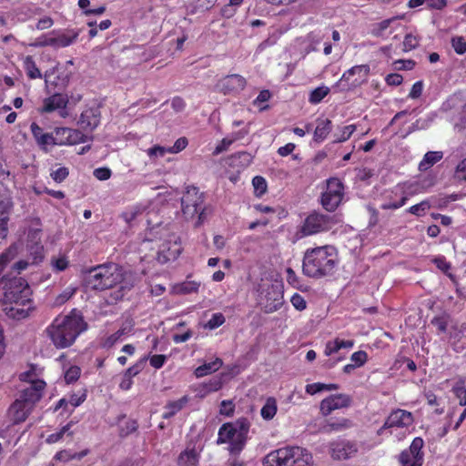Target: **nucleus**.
<instances>
[{"instance_id": "f257e3e1", "label": "nucleus", "mask_w": 466, "mask_h": 466, "mask_svg": "<svg viewBox=\"0 0 466 466\" xmlns=\"http://www.w3.org/2000/svg\"><path fill=\"white\" fill-rule=\"evenodd\" d=\"M86 328L87 324L82 314L73 309L67 315H58L46 328V332L56 348L66 349L71 346Z\"/></svg>"}, {"instance_id": "f03ea898", "label": "nucleus", "mask_w": 466, "mask_h": 466, "mask_svg": "<svg viewBox=\"0 0 466 466\" xmlns=\"http://www.w3.org/2000/svg\"><path fill=\"white\" fill-rule=\"evenodd\" d=\"M339 258L336 248L330 245L308 248L302 260V272L312 279L332 276L338 267Z\"/></svg>"}, {"instance_id": "7ed1b4c3", "label": "nucleus", "mask_w": 466, "mask_h": 466, "mask_svg": "<svg viewBox=\"0 0 466 466\" xmlns=\"http://www.w3.org/2000/svg\"><path fill=\"white\" fill-rule=\"evenodd\" d=\"M250 423L246 418L238 419L235 423L226 422L218 433V444L228 443L230 454H239L247 442Z\"/></svg>"}, {"instance_id": "20e7f679", "label": "nucleus", "mask_w": 466, "mask_h": 466, "mask_svg": "<svg viewBox=\"0 0 466 466\" xmlns=\"http://www.w3.org/2000/svg\"><path fill=\"white\" fill-rule=\"evenodd\" d=\"M124 279L123 268L116 263H106L92 268L86 276L88 287L96 290L112 289Z\"/></svg>"}, {"instance_id": "39448f33", "label": "nucleus", "mask_w": 466, "mask_h": 466, "mask_svg": "<svg viewBox=\"0 0 466 466\" xmlns=\"http://www.w3.org/2000/svg\"><path fill=\"white\" fill-rule=\"evenodd\" d=\"M0 285L4 289L2 303H29V299H32V290L27 281L21 277L7 278V276H4L1 278Z\"/></svg>"}, {"instance_id": "423d86ee", "label": "nucleus", "mask_w": 466, "mask_h": 466, "mask_svg": "<svg viewBox=\"0 0 466 466\" xmlns=\"http://www.w3.org/2000/svg\"><path fill=\"white\" fill-rule=\"evenodd\" d=\"M205 194L198 187L189 186L187 187L181 198L182 212L187 218H193L198 215L196 226H200L204 221Z\"/></svg>"}, {"instance_id": "0eeeda50", "label": "nucleus", "mask_w": 466, "mask_h": 466, "mask_svg": "<svg viewBox=\"0 0 466 466\" xmlns=\"http://www.w3.org/2000/svg\"><path fill=\"white\" fill-rule=\"evenodd\" d=\"M342 181L338 177L326 180V187L320 195V204L328 212L335 211L341 204L345 191Z\"/></svg>"}, {"instance_id": "6e6552de", "label": "nucleus", "mask_w": 466, "mask_h": 466, "mask_svg": "<svg viewBox=\"0 0 466 466\" xmlns=\"http://www.w3.org/2000/svg\"><path fill=\"white\" fill-rule=\"evenodd\" d=\"M79 35V31L68 29L65 32L53 30L47 35H42L32 44L35 47L52 46L54 48L67 47L74 44Z\"/></svg>"}, {"instance_id": "1a4fd4ad", "label": "nucleus", "mask_w": 466, "mask_h": 466, "mask_svg": "<svg viewBox=\"0 0 466 466\" xmlns=\"http://www.w3.org/2000/svg\"><path fill=\"white\" fill-rule=\"evenodd\" d=\"M424 441L422 438L416 437L408 449L403 450L398 456L400 466H422L424 452L422 451Z\"/></svg>"}, {"instance_id": "9d476101", "label": "nucleus", "mask_w": 466, "mask_h": 466, "mask_svg": "<svg viewBox=\"0 0 466 466\" xmlns=\"http://www.w3.org/2000/svg\"><path fill=\"white\" fill-rule=\"evenodd\" d=\"M334 225V219L329 215L311 213L304 220L301 227L303 236H310L329 230Z\"/></svg>"}, {"instance_id": "9b49d317", "label": "nucleus", "mask_w": 466, "mask_h": 466, "mask_svg": "<svg viewBox=\"0 0 466 466\" xmlns=\"http://www.w3.org/2000/svg\"><path fill=\"white\" fill-rule=\"evenodd\" d=\"M247 86V80L238 74L228 75L218 80L215 90L225 96H237Z\"/></svg>"}, {"instance_id": "f8f14e48", "label": "nucleus", "mask_w": 466, "mask_h": 466, "mask_svg": "<svg viewBox=\"0 0 466 466\" xmlns=\"http://www.w3.org/2000/svg\"><path fill=\"white\" fill-rule=\"evenodd\" d=\"M413 420L411 412L401 409L394 410L390 413L384 424L377 431V435L381 436L391 428H407L413 423Z\"/></svg>"}, {"instance_id": "ddd939ff", "label": "nucleus", "mask_w": 466, "mask_h": 466, "mask_svg": "<svg viewBox=\"0 0 466 466\" xmlns=\"http://www.w3.org/2000/svg\"><path fill=\"white\" fill-rule=\"evenodd\" d=\"M351 404L352 398L350 395L344 393L331 394L321 400L319 410L320 413L326 417L331 414L332 411L349 408Z\"/></svg>"}, {"instance_id": "4468645a", "label": "nucleus", "mask_w": 466, "mask_h": 466, "mask_svg": "<svg viewBox=\"0 0 466 466\" xmlns=\"http://www.w3.org/2000/svg\"><path fill=\"white\" fill-rule=\"evenodd\" d=\"M369 65H358L348 69L341 76L339 82L348 83V88H355L360 86L362 84L367 82L368 76L370 75Z\"/></svg>"}, {"instance_id": "2eb2a0df", "label": "nucleus", "mask_w": 466, "mask_h": 466, "mask_svg": "<svg viewBox=\"0 0 466 466\" xmlns=\"http://www.w3.org/2000/svg\"><path fill=\"white\" fill-rule=\"evenodd\" d=\"M359 451L356 441L339 440L330 442L329 452L334 460L344 461L352 458Z\"/></svg>"}, {"instance_id": "dca6fc26", "label": "nucleus", "mask_w": 466, "mask_h": 466, "mask_svg": "<svg viewBox=\"0 0 466 466\" xmlns=\"http://www.w3.org/2000/svg\"><path fill=\"white\" fill-rule=\"evenodd\" d=\"M42 230L30 229L27 234L26 248L33 264H38L44 258V246L41 241Z\"/></svg>"}, {"instance_id": "f3484780", "label": "nucleus", "mask_w": 466, "mask_h": 466, "mask_svg": "<svg viewBox=\"0 0 466 466\" xmlns=\"http://www.w3.org/2000/svg\"><path fill=\"white\" fill-rule=\"evenodd\" d=\"M67 104V96L56 93L44 99L43 106L39 109V112L45 114L59 110V116L61 117H66L68 115L66 111Z\"/></svg>"}, {"instance_id": "a211bd4d", "label": "nucleus", "mask_w": 466, "mask_h": 466, "mask_svg": "<svg viewBox=\"0 0 466 466\" xmlns=\"http://www.w3.org/2000/svg\"><path fill=\"white\" fill-rule=\"evenodd\" d=\"M46 386V383L43 380H34L30 387L21 391L18 400L34 408L35 404L41 400Z\"/></svg>"}, {"instance_id": "6ab92c4d", "label": "nucleus", "mask_w": 466, "mask_h": 466, "mask_svg": "<svg viewBox=\"0 0 466 466\" xmlns=\"http://www.w3.org/2000/svg\"><path fill=\"white\" fill-rule=\"evenodd\" d=\"M287 456V466H309L312 461L311 454L304 448L299 446L285 447Z\"/></svg>"}, {"instance_id": "aec40b11", "label": "nucleus", "mask_w": 466, "mask_h": 466, "mask_svg": "<svg viewBox=\"0 0 466 466\" xmlns=\"http://www.w3.org/2000/svg\"><path fill=\"white\" fill-rule=\"evenodd\" d=\"M3 311L5 314L13 319L21 320L27 318L34 307V301L29 299V303L24 302L23 304H11L2 303Z\"/></svg>"}, {"instance_id": "412c9836", "label": "nucleus", "mask_w": 466, "mask_h": 466, "mask_svg": "<svg viewBox=\"0 0 466 466\" xmlns=\"http://www.w3.org/2000/svg\"><path fill=\"white\" fill-rule=\"evenodd\" d=\"M101 112L98 106L86 107L83 110L79 118V125L86 131H94L100 124Z\"/></svg>"}, {"instance_id": "4be33fe9", "label": "nucleus", "mask_w": 466, "mask_h": 466, "mask_svg": "<svg viewBox=\"0 0 466 466\" xmlns=\"http://www.w3.org/2000/svg\"><path fill=\"white\" fill-rule=\"evenodd\" d=\"M30 131L39 148L45 153L49 152V147L53 146V133H46L35 122L31 123Z\"/></svg>"}, {"instance_id": "5701e85b", "label": "nucleus", "mask_w": 466, "mask_h": 466, "mask_svg": "<svg viewBox=\"0 0 466 466\" xmlns=\"http://www.w3.org/2000/svg\"><path fill=\"white\" fill-rule=\"evenodd\" d=\"M33 408L20 400H15L8 410V415L14 424L24 422L31 413Z\"/></svg>"}, {"instance_id": "b1692460", "label": "nucleus", "mask_w": 466, "mask_h": 466, "mask_svg": "<svg viewBox=\"0 0 466 466\" xmlns=\"http://www.w3.org/2000/svg\"><path fill=\"white\" fill-rule=\"evenodd\" d=\"M252 162V156L246 152H237L227 158L228 167L237 169L238 172L248 167Z\"/></svg>"}, {"instance_id": "393cba45", "label": "nucleus", "mask_w": 466, "mask_h": 466, "mask_svg": "<svg viewBox=\"0 0 466 466\" xmlns=\"http://www.w3.org/2000/svg\"><path fill=\"white\" fill-rule=\"evenodd\" d=\"M288 454L285 447L273 451L264 458L263 465L287 466Z\"/></svg>"}, {"instance_id": "a878e982", "label": "nucleus", "mask_w": 466, "mask_h": 466, "mask_svg": "<svg viewBox=\"0 0 466 466\" xmlns=\"http://www.w3.org/2000/svg\"><path fill=\"white\" fill-rule=\"evenodd\" d=\"M353 426L351 420L348 418L329 419L324 426L326 432H339L350 429Z\"/></svg>"}, {"instance_id": "bb28decb", "label": "nucleus", "mask_w": 466, "mask_h": 466, "mask_svg": "<svg viewBox=\"0 0 466 466\" xmlns=\"http://www.w3.org/2000/svg\"><path fill=\"white\" fill-rule=\"evenodd\" d=\"M332 130L331 120L325 118L317 119V127L314 130L313 140L317 143L323 142Z\"/></svg>"}, {"instance_id": "cd10ccee", "label": "nucleus", "mask_w": 466, "mask_h": 466, "mask_svg": "<svg viewBox=\"0 0 466 466\" xmlns=\"http://www.w3.org/2000/svg\"><path fill=\"white\" fill-rule=\"evenodd\" d=\"M189 398L187 395L177 400L168 401L164 407L165 411L162 415L163 419L168 420L174 417L187 404Z\"/></svg>"}, {"instance_id": "c85d7f7f", "label": "nucleus", "mask_w": 466, "mask_h": 466, "mask_svg": "<svg viewBox=\"0 0 466 466\" xmlns=\"http://www.w3.org/2000/svg\"><path fill=\"white\" fill-rule=\"evenodd\" d=\"M13 208L14 203L9 191L3 185H0V218L10 217Z\"/></svg>"}, {"instance_id": "c756f323", "label": "nucleus", "mask_w": 466, "mask_h": 466, "mask_svg": "<svg viewBox=\"0 0 466 466\" xmlns=\"http://www.w3.org/2000/svg\"><path fill=\"white\" fill-rule=\"evenodd\" d=\"M266 303L262 307L265 313H273L280 309L283 304V297L276 291L268 292L266 296Z\"/></svg>"}, {"instance_id": "7c9ffc66", "label": "nucleus", "mask_w": 466, "mask_h": 466, "mask_svg": "<svg viewBox=\"0 0 466 466\" xmlns=\"http://www.w3.org/2000/svg\"><path fill=\"white\" fill-rule=\"evenodd\" d=\"M353 346V340H344L337 338L334 340H329L326 343L324 354L325 356H330L334 353H337L341 349H350Z\"/></svg>"}, {"instance_id": "2f4dec72", "label": "nucleus", "mask_w": 466, "mask_h": 466, "mask_svg": "<svg viewBox=\"0 0 466 466\" xmlns=\"http://www.w3.org/2000/svg\"><path fill=\"white\" fill-rule=\"evenodd\" d=\"M397 18L398 17H391L374 24L370 29V35L375 37H387V35L391 33V31L388 32V29Z\"/></svg>"}, {"instance_id": "473e14b6", "label": "nucleus", "mask_w": 466, "mask_h": 466, "mask_svg": "<svg viewBox=\"0 0 466 466\" xmlns=\"http://www.w3.org/2000/svg\"><path fill=\"white\" fill-rule=\"evenodd\" d=\"M223 364V361L219 358H216L215 360L211 362L205 363L203 365L198 366L194 374L197 378H202L204 376L209 375L217 370H218Z\"/></svg>"}, {"instance_id": "72a5a7b5", "label": "nucleus", "mask_w": 466, "mask_h": 466, "mask_svg": "<svg viewBox=\"0 0 466 466\" xmlns=\"http://www.w3.org/2000/svg\"><path fill=\"white\" fill-rule=\"evenodd\" d=\"M452 344L456 351L462 350L466 347V324L455 328L451 335Z\"/></svg>"}, {"instance_id": "f704fd0d", "label": "nucleus", "mask_w": 466, "mask_h": 466, "mask_svg": "<svg viewBox=\"0 0 466 466\" xmlns=\"http://www.w3.org/2000/svg\"><path fill=\"white\" fill-rule=\"evenodd\" d=\"M443 157L441 151H429L424 155L423 159L419 164V169L420 171H426L431 167L434 164L439 162Z\"/></svg>"}, {"instance_id": "c9c22d12", "label": "nucleus", "mask_w": 466, "mask_h": 466, "mask_svg": "<svg viewBox=\"0 0 466 466\" xmlns=\"http://www.w3.org/2000/svg\"><path fill=\"white\" fill-rule=\"evenodd\" d=\"M23 67L30 79L42 78V74L32 56H26L23 60Z\"/></svg>"}, {"instance_id": "e433bc0d", "label": "nucleus", "mask_w": 466, "mask_h": 466, "mask_svg": "<svg viewBox=\"0 0 466 466\" xmlns=\"http://www.w3.org/2000/svg\"><path fill=\"white\" fill-rule=\"evenodd\" d=\"M74 425V422L71 420L67 422L65 426H63L57 432L52 433L48 435L46 439V442L47 444H54L58 441H60L64 435L66 434L67 436L72 437L74 432L71 431L72 426Z\"/></svg>"}, {"instance_id": "4c0bfd02", "label": "nucleus", "mask_w": 466, "mask_h": 466, "mask_svg": "<svg viewBox=\"0 0 466 466\" xmlns=\"http://www.w3.org/2000/svg\"><path fill=\"white\" fill-rule=\"evenodd\" d=\"M277 410L278 406L276 399L273 397H268L261 408L260 415L264 420H269L275 417Z\"/></svg>"}, {"instance_id": "58836bf2", "label": "nucleus", "mask_w": 466, "mask_h": 466, "mask_svg": "<svg viewBox=\"0 0 466 466\" xmlns=\"http://www.w3.org/2000/svg\"><path fill=\"white\" fill-rule=\"evenodd\" d=\"M179 466H198V456L195 450L185 451L178 456Z\"/></svg>"}, {"instance_id": "ea45409f", "label": "nucleus", "mask_w": 466, "mask_h": 466, "mask_svg": "<svg viewBox=\"0 0 466 466\" xmlns=\"http://www.w3.org/2000/svg\"><path fill=\"white\" fill-rule=\"evenodd\" d=\"M452 392L461 406L466 407V378L460 379L452 387Z\"/></svg>"}, {"instance_id": "a19ab883", "label": "nucleus", "mask_w": 466, "mask_h": 466, "mask_svg": "<svg viewBox=\"0 0 466 466\" xmlns=\"http://www.w3.org/2000/svg\"><path fill=\"white\" fill-rule=\"evenodd\" d=\"M217 0H196L191 5L190 14L203 13L210 10L215 5Z\"/></svg>"}, {"instance_id": "79ce46f5", "label": "nucleus", "mask_w": 466, "mask_h": 466, "mask_svg": "<svg viewBox=\"0 0 466 466\" xmlns=\"http://www.w3.org/2000/svg\"><path fill=\"white\" fill-rule=\"evenodd\" d=\"M68 127H56L53 133V146L68 145Z\"/></svg>"}, {"instance_id": "37998d69", "label": "nucleus", "mask_w": 466, "mask_h": 466, "mask_svg": "<svg viewBox=\"0 0 466 466\" xmlns=\"http://www.w3.org/2000/svg\"><path fill=\"white\" fill-rule=\"evenodd\" d=\"M329 93V88L328 86L317 87L310 92L309 101L313 105H317L320 103Z\"/></svg>"}, {"instance_id": "c03bdc74", "label": "nucleus", "mask_w": 466, "mask_h": 466, "mask_svg": "<svg viewBox=\"0 0 466 466\" xmlns=\"http://www.w3.org/2000/svg\"><path fill=\"white\" fill-rule=\"evenodd\" d=\"M451 45L457 55L461 56L466 53V40L463 36H452L451 39Z\"/></svg>"}, {"instance_id": "a18cd8bd", "label": "nucleus", "mask_w": 466, "mask_h": 466, "mask_svg": "<svg viewBox=\"0 0 466 466\" xmlns=\"http://www.w3.org/2000/svg\"><path fill=\"white\" fill-rule=\"evenodd\" d=\"M67 138L68 145H76L86 142V136L78 129L68 127Z\"/></svg>"}, {"instance_id": "49530a36", "label": "nucleus", "mask_w": 466, "mask_h": 466, "mask_svg": "<svg viewBox=\"0 0 466 466\" xmlns=\"http://www.w3.org/2000/svg\"><path fill=\"white\" fill-rule=\"evenodd\" d=\"M86 396H87L86 389H81L77 392H72L71 394H69L68 402L73 407H78L86 400Z\"/></svg>"}, {"instance_id": "de8ad7c7", "label": "nucleus", "mask_w": 466, "mask_h": 466, "mask_svg": "<svg viewBox=\"0 0 466 466\" xmlns=\"http://www.w3.org/2000/svg\"><path fill=\"white\" fill-rule=\"evenodd\" d=\"M252 185L254 187V193L257 197H261L266 193L268 186L267 181L263 177L256 176L252 179Z\"/></svg>"}, {"instance_id": "09e8293b", "label": "nucleus", "mask_w": 466, "mask_h": 466, "mask_svg": "<svg viewBox=\"0 0 466 466\" xmlns=\"http://www.w3.org/2000/svg\"><path fill=\"white\" fill-rule=\"evenodd\" d=\"M431 208V204L428 200H422L421 202L413 205L408 208V212L417 217H421L425 212Z\"/></svg>"}, {"instance_id": "8fccbe9b", "label": "nucleus", "mask_w": 466, "mask_h": 466, "mask_svg": "<svg viewBox=\"0 0 466 466\" xmlns=\"http://www.w3.org/2000/svg\"><path fill=\"white\" fill-rule=\"evenodd\" d=\"M432 262L434 265L443 273L448 275L449 277L452 278V274L450 273V270L451 268V265L449 261H447L446 258L444 256H438L435 257L432 259Z\"/></svg>"}, {"instance_id": "3c124183", "label": "nucleus", "mask_w": 466, "mask_h": 466, "mask_svg": "<svg viewBox=\"0 0 466 466\" xmlns=\"http://www.w3.org/2000/svg\"><path fill=\"white\" fill-rule=\"evenodd\" d=\"M200 283L197 281H185L177 287V292L181 294H190L198 291Z\"/></svg>"}, {"instance_id": "603ef678", "label": "nucleus", "mask_w": 466, "mask_h": 466, "mask_svg": "<svg viewBox=\"0 0 466 466\" xmlns=\"http://www.w3.org/2000/svg\"><path fill=\"white\" fill-rule=\"evenodd\" d=\"M81 375V369L78 366H71L68 368L64 375L65 381L67 384L76 382Z\"/></svg>"}, {"instance_id": "864d4df0", "label": "nucleus", "mask_w": 466, "mask_h": 466, "mask_svg": "<svg viewBox=\"0 0 466 466\" xmlns=\"http://www.w3.org/2000/svg\"><path fill=\"white\" fill-rule=\"evenodd\" d=\"M356 125H348L341 128L340 134L334 140L335 143H341L347 141L351 135L356 131Z\"/></svg>"}, {"instance_id": "5fc2aeb1", "label": "nucleus", "mask_w": 466, "mask_h": 466, "mask_svg": "<svg viewBox=\"0 0 466 466\" xmlns=\"http://www.w3.org/2000/svg\"><path fill=\"white\" fill-rule=\"evenodd\" d=\"M403 51L408 52L410 50L415 49L419 44L420 39L418 36L412 35V34H407L403 40Z\"/></svg>"}, {"instance_id": "6e6d98bb", "label": "nucleus", "mask_w": 466, "mask_h": 466, "mask_svg": "<svg viewBox=\"0 0 466 466\" xmlns=\"http://www.w3.org/2000/svg\"><path fill=\"white\" fill-rule=\"evenodd\" d=\"M69 175V170L66 167H61L50 173V177L56 183H62Z\"/></svg>"}, {"instance_id": "4d7b16f0", "label": "nucleus", "mask_w": 466, "mask_h": 466, "mask_svg": "<svg viewBox=\"0 0 466 466\" xmlns=\"http://www.w3.org/2000/svg\"><path fill=\"white\" fill-rule=\"evenodd\" d=\"M225 320L226 319L222 313H214L206 324V328L215 329L222 326L225 323Z\"/></svg>"}, {"instance_id": "13d9d810", "label": "nucleus", "mask_w": 466, "mask_h": 466, "mask_svg": "<svg viewBox=\"0 0 466 466\" xmlns=\"http://www.w3.org/2000/svg\"><path fill=\"white\" fill-rule=\"evenodd\" d=\"M187 145H188V140L187 137H179L176 140V142L174 143V145L172 147H167V153L177 154V153L181 152L182 150H184Z\"/></svg>"}, {"instance_id": "bf43d9fd", "label": "nucleus", "mask_w": 466, "mask_h": 466, "mask_svg": "<svg viewBox=\"0 0 466 466\" xmlns=\"http://www.w3.org/2000/svg\"><path fill=\"white\" fill-rule=\"evenodd\" d=\"M125 334V329H121L116 331L115 333L111 334L110 336L106 337L104 341L102 342L103 348H111L113 347L117 340Z\"/></svg>"}, {"instance_id": "052dcab7", "label": "nucleus", "mask_w": 466, "mask_h": 466, "mask_svg": "<svg viewBox=\"0 0 466 466\" xmlns=\"http://www.w3.org/2000/svg\"><path fill=\"white\" fill-rule=\"evenodd\" d=\"M281 32L279 34H271L267 39L262 41L257 48L258 52H263L265 49H267L269 46H272L277 44L278 39L280 35Z\"/></svg>"}, {"instance_id": "680f3d73", "label": "nucleus", "mask_w": 466, "mask_h": 466, "mask_svg": "<svg viewBox=\"0 0 466 466\" xmlns=\"http://www.w3.org/2000/svg\"><path fill=\"white\" fill-rule=\"evenodd\" d=\"M219 412H220V414L227 416V417L233 416V414L235 412V404H234L233 400H222L221 404H220Z\"/></svg>"}, {"instance_id": "e2e57ef3", "label": "nucleus", "mask_w": 466, "mask_h": 466, "mask_svg": "<svg viewBox=\"0 0 466 466\" xmlns=\"http://www.w3.org/2000/svg\"><path fill=\"white\" fill-rule=\"evenodd\" d=\"M222 380L220 378H212L208 382L204 383L203 387L207 392H215L222 388Z\"/></svg>"}, {"instance_id": "0e129e2a", "label": "nucleus", "mask_w": 466, "mask_h": 466, "mask_svg": "<svg viewBox=\"0 0 466 466\" xmlns=\"http://www.w3.org/2000/svg\"><path fill=\"white\" fill-rule=\"evenodd\" d=\"M76 293V289L67 288L61 294H59L55 300L56 305H63L69 300Z\"/></svg>"}, {"instance_id": "69168bd1", "label": "nucleus", "mask_w": 466, "mask_h": 466, "mask_svg": "<svg viewBox=\"0 0 466 466\" xmlns=\"http://www.w3.org/2000/svg\"><path fill=\"white\" fill-rule=\"evenodd\" d=\"M286 279L288 283L291 285L293 288H300V279L298 277L296 272L291 268H288L286 269Z\"/></svg>"}, {"instance_id": "338daca9", "label": "nucleus", "mask_w": 466, "mask_h": 466, "mask_svg": "<svg viewBox=\"0 0 466 466\" xmlns=\"http://www.w3.org/2000/svg\"><path fill=\"white\" fill-rule=\"evenodd\" d=\"M351 361L354 362L356 367L363 366L368 360V354L366 351L359 350L354 352L350 357Z\"/></svg>"}, {"instance_id": "774afa93", "label": "nucleus", "mask_w": 466, "mask_h": 466, "mask_svg": "<svg viewBox=\"0 0 466 466\" xmlns=\"http://www.w3.org/2000/svg\"><path fill=\"white\" fill-rule=\"evenodd\" d=\"M455 177L466 181V157L458 163L455 168Z\"/></svg>"}]
</instances>
